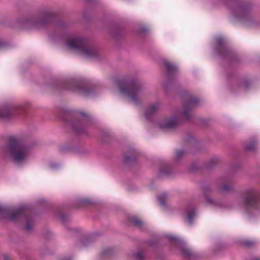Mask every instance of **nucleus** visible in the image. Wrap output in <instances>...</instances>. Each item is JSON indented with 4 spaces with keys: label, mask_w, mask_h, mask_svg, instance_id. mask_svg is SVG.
<instances>
[{
    "label": "nucleus",
    "mask_w": 260,
    "mask_h": 260,
    "mask_svg": "<svg viewBox=\"0 0 260 260\" xmlns=\"http://www.w3.org/2000/svg\"><path fill=\"white\" fill-rule=\"evenodd\" d=\"M82 243H83V245H85L84 241V240H83V241H82Z\"/></svg>",
    "instance_id": "4c0bfd02"
},
{
    "label": "nucleus",
    "mask_w": 260,
    "mask_h": 260,
    "mask_svg": "<svg viewBox=\"0 0 260 260\" xmlns=\"http://www.w3.org/2000/svg\"><path fill=\"white\" fill-rule=\"evenodd\" d=\"M82 118L74 116L72 113L66 112L63 120L72 127L73 131L77 134H84L90 125L89 115L85 112L80 113Z\"/></svg>",
    "instance_id": "20e7f679"
},
{
    "label": "nucleus",
    "mask_w": 260,
    "mask_h": 260,
    "mask_svg": "<svg viewBox=\"0 0 260 260\" xmlns=\"http://www.w3.org/2000/svg\"><path fill=\"white\" fill-rule=\"evenodd\" d=\"M3 43L0 41V48L3 46Z\"/></svg>",
    "instance_id": "f704fd0d"
},
{
    "label": "nucleus",
    "mask_w": 260,
    "mask_h": 260,
    "mask_svg": "<svg viewBox=\"0 0 260 260\" xmlns=\"http://www.w3.org/2000/svg\"><path fill=\"white\" fill-rule=\"evenodd\" d=\"M61 260H71L70 259H62Z\"/></svg>",
    "instance_id": "58836bf2"
},
{
    "label": "nucleus",
    "mask_w": 260,
    "mask_h": 260,
    "mask_svg": "<svg viewBox=\"0 0 260 260\" xmlns=\"http://www.w3.org/2000/svg\"><path fill=\"white\" fill-rule=\"evenodd\" d=\"M251 5L249 3L238 4L233 10L234 15L242 20L248 17Z\"/></svg>",
    "instance_id": "9b49d317"
},
{
    "label": "nucleus",
    "mask_w": 260,
    "mask_h": 260,
    "mask_svg": "<svg viewBox=\"0 0 260 260\" xmlns=\"http://www.w3.org/2000/svg\"><path fill=\"white\" fill-rule=\"evenodd\" d=\"M69 48L89 58L96 56L98 53L88 43V41L81 37H72L67 43Z\"/></svg>",
    "instance_id": "39448f33"
},
{
    "label": "nucleus",
    "mask_w": 260,
    "mask_h": 260,
    "mask_svg": "<svg viewBox=\"0 0 260 260\" xmlns=\"http://www.w3.org/2000/svg\"><path fill=\"white\" fill-rule=\"evenodd\" d=\"M131 159V157L129 156H125L124 157V160L125 162H127Z\"/></svg>",
    "instance_id": "2f4dec72"
},
{
    "label": "nucleus",
    "mask_w": 260,
    "mask_h": 260,
    "mask_svg": "<svg viewBox=\"0 0 260 260\" xmlns=\"http://www.w3.org/2000/svg\"><path fill=\"white\" fill-rule=\"evenodd\" d=\"M171 169L169 166H166L164 168L160 169L159 171V175L161 176H167L170 174Z\"/></svg>",
    "instance_id": "6ab92c4d"
},
{
    "label": "nucleus",
    "mask_w": 260,
    "mask_h": 260,
    "mask_svg": "<svg viewBox=\"0 0 260 260\" xmlns=\"http://www.w3.org/2000/svg\"><path fill=\"white\" fill-rule=\"evenodd\" d=\"M158 200L162 206H165L166 202L167 200V195L166 193H162L158 197Z\"/></svg>",
    "instance_id": "412c9836"
},
{
    "label": "nucleus",
    "mask_w": 260,
    "mask_h": 260,
    "mask_svg": "<svg viewBox=\"0 0 260 260\" xmlns=\"http://www.w3.org/2000/svg\"><path fill=\"white\" fill-rule=\"evenodd\" d=\"M131 221L138 228H141L143 225L142 221L138 218L133 217L131 219Z\"/></svg>",
    "instance_id": "4be33fe9"
},
{
    "label": "nucleus",
    "mask_w": 260,
    "mask_h": 260,
    "mask_svg": "<svg viewBox=\"0 0 260 260\" xmlns=\"http://www.w3.org/2000/svg\"><path fill=\"white\" fill-rule=\"evenodd\" d=\"M160 105L159 103H155L150 105L145 112L146 118L149 119L152 115L155 114L159 109Z\"/></svg>",
    "instance_id": "dca6fc26"
},
{
    "label": "nucleus",
    "mask_w": 260,
    "mask_h": 260,
    "mask_svg": "<svg viewBox=\"0 0 260 260\" xmlns=\"http://www.w3.org/2000/svg\"><path fill=\"white\" fill-rule=\"evenodd\" d=\"M164 64L167 74L170 79L175 75L178 72V69L175 64L168 61L164 62Z\"/></svg>",
    "instance_id": "2eb2a0df"
},
{
    "label": "nucleus",
    "mask_w": 260,
    "mask_h": 260,
    "mask_svg": "<svg viewBox=\"0 0 260 260\" xmlns=\"http://www.w3.org/2000/svg\"><path fill=\"white\" fill-rule=\"evenodd\" d=\"M60 219L62 222L64 223L68 220V217L64 214H61Z\"/></svg>",
    "instance_id": "c85d7f7f"
},
{
    "label": "nucleus",
    "mask_w": 260,
    "mask_h": 260,
    "mask_svg": "<svg viewBox=\"0 0 260 260\" xmlns=\"http://www.w3.org/2000/svg\"><path fill=\"white\" fill-rule=\"evenodd\" d=\"M252 260H260V259H259V258H254V259H253Z\"/></svg>",
    "instance_id": "e433bc0d"
},
{
    "label": "nucleus",
    "mask_w": 260,
    "mask_h": 260,
    "mask_svg": "<svg viewBox=\"0 0 260 260\" xmlns=\"http://www.w3.org/2000/svg\"><path fill=\"white\" fill-rule=\"evenodd\" d=\"M54 13L41 9L22 20L21 23L28 28L38 29L47 26L53 20Z\"/></svg>",
    "instance_id": "f03ea898"
},
{
    "label": "nucleus",
    "mask_w": 260,
    "mask_h": 260,
    "mask_svg": "<svg viewBox=\"0 0 260 260\" xmlns=\"http://www.w3.org/2000/svg\"><path fill=\"white\" fill-rule=\"evenodd\" d=\"M9 213V210L8 208L0 206V214L2 215H6Z\"/></svg>",
    "instance_id": "393cba45"
},
{
    "label": "nucleus",
    "mask_w": 260,
    "mask_h": 260,
    "mask_svg": "<svg viewBox=\"0 0 260 260\" xmlns=\"http://www.w3.org/2000/svg\"><path fill=\"white\" fill-rule=\"evenodd\" d=\"M181 253L183 256L186 258H190L192 256L191 251L186 248H181Z\"/></svg>",
    "instance_id": "aec40b11"
},
{
    "label": "nucleus",
    "mask_w": 260,
    "mask_h": 260,
    "mask_svg": "<svg viewBox=\"0 0 260 260\" xmlns=\"http://www.w3.org/2000/svg\"><path fill=\"white\" fill-rule=\"evenodd\" d=\"M199 102V100L190 95H187L183 104V114L185 117L186 120L190 119L189 111L197 105Z\"/></svg>",
    "instance_id": "9d476101"
},
{
    "label": "nucleus",
    "mask_w": 260,
    "mask_h": 260,
    "mask_svg": "<svg viewBox=\"0 0 260 260\" xmlns=\"http://www.w3.org/2000/svg\"><path fill=\"white\" fill-rule=\"evenodd\" d=\"M203 193L204 197L206 200L207 202L210 205L217 206L219 205L218 201H215L211 198L209 194L212 192V189L208 186H204L203 187Z\"/></svg>",
    "instance_id": "4468645a"
},
{
    "label": "nucleus",
    "mask_w": 260,
    "mask_h": 260,
    "mask_svg": "<svg viewBox=\"0 0 260 260\" xmlns=\"http://www.w3.org/2000/svg\"><path fill=\"white\" fill-rule=\"evenodd\" d=\"M242 244L247 248L252 247L254 245V242L249 240H245L242 241Z\"/></svg>",
    "instance_id": "5701e85b"
},
{
    "label": "nucleus",
    "mask_w": 260,
    "mask_h": 260,
    "mask_svg": "<svg viewBox=\"0 0 260 260\" xmlns=\"http://www.w3.org/2000/svg\"><path fill=\"white\" fill-rule=\"evenodd\" d=\"M255 146V142L252 140L244 144V149L246 151H251L254 150Z\"/></svg>",
    "instance_id": "a211bd4d"
},
{
    "label": "nucleus",
    "mask_w": 260,
    "mask_h": 260,
    "mask_svg": "<svg viewBox=\"0 0 260 260\" xmlns=\"http://www.w3.org/2000/svg\"><path fill=\"white\" fill-rule=\"evenodd\" d=\"M30 211L25 207H21L15 211L12 212L9 215L8 219L11 221H16L21 218L27 219L25 229L30 232L32 229V224L31 219L28 218Z\"/></svg>",
    "instance_id": "0eeeda50"
},
{
    "label": "nucleus",
    "mask_w": 260,
    "mask_h": 260,
    "mask_svg": "<svg viewBox=\"0 0 260 260\" xmlns=\"http://www.w3.org/2000/svg\"><path fill=\"white\" fill-rule=\"evenodd\" d=\"M4 260H11L10 258L6 255H4Z\"/></svg>",
    "instance_id": "473e14b6"
},
{
    "label": "nucleus",
    "mask_w": 260,
    "mask_h": 260,
    "mask_svg": "<svg viewBox=\"0 0 260 260\" xmlns=\"http://www.w3.org/2000/svg\"><path fill=\"white\" fill-rule=\"evenodd\" d=\"M242 85L244 86L245 88H248L250 85V82L248 80L244 81L242 83Z\"/></svg>",
    "instance_id": "7c9ffc66"
},
{
    "label": "nucleus",
    "mask_w": 260,
    "mask_h": 260,
    "mask_svg": "<svg viewBox=\"0 0 260 260\" xmlns=\"http://www.w3.org/2000/svg\"><path fill=\"white\" fill-rule=\"evenodd\" d=\"M22 106L17 105H7L0 108V117L8 118L23 113Z\"/></svg>",
    "instance_id": "6e6552de"
},
{
    "label": "nucleus",
    "mask_w": 260,
    "mask_h": 260,
    "mask_svg": "<svg viewBox=\"0 0 260 260\" xmlns=\"http://www.w3.org/2000/svg\"><path fill=\"white\" fill-rule=\"evenodd\" d=\"M242 206L247 211L260 208V193L254 188H249L241 192Z\"/></svg>",
    "instance_id": "423d86ee"
},
{
    "label": "nucleus",
    "mask_w": 260,
    "mask_h": 260,
    "mask_svg": "<svg viewBox=\"0 0 260 260\" xmlns=\"http://www.w3.org/2000/svg\"><path fill=\"white\" fill-rule=\"evenodd\" d=\"M196 215L195 210L193 208L188 209L186 211V216L188 219V222L190 224H192V220Z\"/></svg>",
    "instance_id": "f3484780"
},
{
    "label": "nucleus",
    "mask_w": 260,
    "mask_h": 260,
    "mask_svg": "<svg viewBox=\"0 0 260 260\" xmlns=\"http://www.w3.org/2000/svg\"><path fill=\"white\" fill-rule=\"evenodd\" d=\"M216 43L218 45L216 50L217 53L222 57L225 58L230 55L231 52L230 50L226 47L223 44V40L221 38L216 39Z\"/></svg>",
    "instance_id": "f8f14e48"
},
{
    "label": "nucleus",
    "mask_w": 260,
    "mask_h": 260,
    "mask_svg": "<svg viewBox=\"0 0 260 260\" xmlns=\"http://www.w3.org/2000/svg\"><path fill=\"white\" fill-rule=\"evenodd\" d=\"M168 238L169 240L172 242H177L178 241V239L176 237L173 236H169Z\"/></svg>",
    "instance_id": "c756f323"
},
{
    "label": "nucleus",
    "mask_w": 260,
    "mask_h": 260,
    "mask_svg": "<svg viewBox=\"0 0 260 260\" xmlns=\"http://www.w3.org/2000/svg\"><path fill=\"white\" fill-rule=\"evenodd\" d=\"M233 189V186L231 183H228L224 184L221 190L222 191H228L232 190Z\"/></svg>",
    "instance_id": "b1692460"
},
{
    "label": "nucleus",
    "mask_w": 260,
    "mask_h": 260,
    "mask_svg": "<svg viewBox=\"0 0 260 260\" xmlns=\"http://www.w3.org/2000/svg\"><path fill=\"white\" fill-rule=\"evenodd\" d=\"M120 92L127 97L135 104L140 103V97L143 88L141 84L136 79L121 80L119 82Z\"/></svg>",
    "instance_id": "7ed1b4c3"
},
{
    "label": "nucleus",
    "mask_w": 260,
    "mask_h": 260,
    "mask_svg": "<svg viewBox=\"0 0 260 260\" xmlns=\"http://www.w3.org/2000/svg\"><path fill=\"white\" fill-rule=\"evenodd\" d=\"M112 250L111 248H107L104 250L102 252V255L104 256H107L112 253Z\"/></svg>",
    "instance_id": "cd10ccee"
},
{
    "label": "nucleus",
    "mask_w": 260,
    "mask_h": 260,
    "mask_svg": "<svg viewBox=\"0 0 260 260\" xmlns=\"http://www.w3.org/2000/svg\"><path fill=\"white\" fill-rule=\"evenodd\" d=\"M64 88L68 90H74L79 94L88 96L91 94L93 90L86 86L77 83L74 81H69L64 83Z\"/></svg>",
    "instance_id": "1a4fd4ad"
},
{
    "label": "nucleus",
    "mask_w": 260,
    "mask_h": 260,
    "mask_svg": "<svg viewBox=\"0 0 260 260\" xmlns=\"http://www.w3.org/2000/svg\"><path fill=\"white\" fill-rule=\"evenodd\" d=\"M135 257L137 260H143L144 254L142 251H138L135 254Z\"/></svg>",
    "instance_id": "a878e982"
},
{
    "label": "nucleus",
    "mask_w": 260,
    "mask_h": 260,
    "mask_svg": "<svg viewBox=\"0 0 260 260\" xmlns=\"http://www.w3.org/2000/svg\"><path fill=\"white\" fill-rule=\"evenodd\" d=\"M178 119L175 117L165 120L159 123V127L162 129H170L175 128L178 124Z\"/></svg>",
    "instance_id": "ddd939ff"
},
{
    "label": "nucleus",
    "mask_w": 260,
    "mask_h": 260,
    "mask_svg": "<svg viewBox=\"0 0 260 260\" xmlns=\"http://www.w3.org/2000/svg\"><path fill=\"white\" fill-rule=\"evenodd\" d=\"M58 26H60L63 25V24H62V23H59V24H58Z\"/></svg>",
    "instance_id": "c9c22d12"
},
{
    "label": "nucleus",
    "mask_w": 260,
    "mask_h": 260,
    "mask_svg": "<svg viewBox=\"0 0 260 260\" xmlns=\"http://www.w3.org/2000/svg\"><path fill=\"white\" fill-rule=\"evenodd\" d=\"M81 203L82 204H85V203H87V202H86V201L83 200V201H81Z\"/></svg>",
    "instance_id": "72a5a7b5"
},
{
    "label": "nucleus",
    "mask_w": 260,
    "mask_h": 260,
    "mask_svg": "<svg viewBox=\"0 0 260 260\" xmlns=\"http://www.w3.org/2000/svg\"><path fill=\"white\" fill-rule=\"evenodd\" d=\"M29 149L27 146L15 138H10L7 144L0 148V153L4 156L9 155L16 164L24 162L28 157Z\"/></svg>",
    "instance_id": "f257e3e1"
},
{
    "label": "nucleus",
    "mask_w": 260,
    "mask_h": 260,
    "mask_svg": "<svg viewBox=\"0 0 260 260\" xmlns=\"http://www.w3.org/2000/svg\"><path fill=\"white\" fill-rule=\"evenodd\" d=\"M185 154L184 151L182 150H178L176 152V158L179 160Z\"/></svg>",
    "instance_id": "bb28decb"
}]
</instances>
